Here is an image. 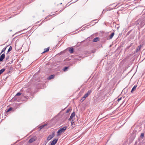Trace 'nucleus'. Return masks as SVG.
Returning <instances> with one entry per match:
<instances>
[{
  "label": "nucleus",
  "mask_w": 145,
  "mask_h": 145,
  "mask_svg": "<svg viewBox=\"0 0 145 145\" xmlns=\"http://www.w3.org/2000/svg\"><path fill=\"white\" fill-rule=\"evenodd\" d=\"M131 35H130V36L129 37V38L130 39H133L134 38V37L135 35V33L134 31H133L132 30H130L126 34V36L127 37L128 35H129L130 33Z\"/></svg>",
  "instance_id": "nucleus-1"
},
{
  "label": "nucleus",
  "mask_w": 145,
  "mask_h": 145,
  "mask_svg": "<svg viewBox=\"0 0 145 145\" xmlns=\"http://www.w3.org/2000/svg\"><path fill=\"white\" fill-rule=\"evenodd\" d=\"M67 127V126H65L63 128H60L57 132V135L59 136L60 135L62 132H64L66 130Z\"/></svg>",
  "instance_id": "nucleus-2"
},
{
  "label": "nucleus",
  "mask_w": 145,
  "mask_h": 145,
  "mask_svg": "<svg viewBox=\"0 0 145 145\" xmlns=\"http://www.w3.org/2000/svg\"><path fill=\"white\" fill-rule=\"evenodd\" d=\"M81 123V122H80V124H77V122H75V121H74L73 119L71 121V126H72L73 127H75L76 126H79Z\"/></svg>",
  "instance_id": "nucleus-3"
},
{
  "label": "nucleus",
  "mask_w": 145,
  "mask_h": 145,
  "mask_svg": "<svg viewBox=\"0 0 145 145\" xmlns=\"http://www.w3.org/2000/svg\"><path fill=\"white\" fill-rule=\"evenodd\" d=\"M55 136V133L53 132L51 135H49L48 137L47 140L49 141L53 138Z\"/></svg>",
  "instance_id": "nucleus-4"
},
{
  "label": "nucleus",
  "mask_w": 145,
  "mask_h": 145,
  "mask_svg": "<svg viewBox=\"0 0 145 145\" xmlns=\"http://www.w3.org/2000/svg\"><path fill=\"white\" fill-rule=\"evenodd\" d=\"M22 94V93L20 92H19L12 99V100L14 101L16 100L17 99V97L18 96H20Z\"/></svg>",
  "instance_id": "nucleus-5"
},
{
  "label": "nucleus",
  "mask_w": 145,
  "mask_h": 145,
  "mask_svg": "<svg viewBox=\"0 0 145 145\" xmlns=\"http://www.w3.org/2000/svg\"><path fill=\"white\" fill-rule=\"evenodd\" d=\"M75 115V112H73L71 114L70 118L68 119L69 121H70L72 119L73 117H74Z\"/></svg>",
  "instance_id": "nucleus-6"
},
{
  "label": "nucleus",
  "mask_w": 145,
  "mask_h": 145,
  "mask_svg": "<svg viewBox=\"0 0 145 145\" xmlns=\"http://www.w3.org/2000/svg\"><path fill=\"white\" fill-rule=\"evenodd\" d=\"M58 139V138H56L52 142L50 145H55L57 142Z\"/></svg>",
  "instance_id": "nucleus-7"
},
{
  "label": "nucleus",
  "mask_w": 145,
  "mask_h": 145,
  "mask_svg": "<svg viewBox=\"0 0 145 145\" xmlns=\"http://www.w3.org/2000/svg\"><path fill=\"white\" fill-rule=\"evenodd\" d=\"M5 54L4 53L0 57V62L2 61L5 58Z\"/></svg>",
  "instance_id": "nucleus-8"
},
{
  "label": "nucleus",
  "mask_w": 145,
  "mask_h": 145,
  "mask_svg": "<svg viewBox=\"0 0 145 145\" xmlns=\"http://www.w3.org/2000/svg\"><path fill=\"white\" fill-rule=\"evenodd\" d=\"M69 51L70 53H72L74 52V49L72 47H70L69 49Z\"/></svg>",
  "instance_id": "nucleus-9"
},
{
  "label": "nucleus",
  "mask_w": 145,
  "mask_h": 145,
  "mask_svg": "<svg viewBox=\"0 0 145 145\" xmlns=\"http://www.w3.org/2000/svg\"><path fill=\"white\" fill-rule=\"evenodd\" d=\"M55 76V75H54V74L51 75L50 76H49L47 78V79L48 80H51V79H53L54 78Z\"/></svg>",
  "instance_id": "nucleus-10"
},
{
  "label": "nucleus",
  "mask_w": 145,
  "mask_h": 145,
  "mask_svg": "<svg viewBox=\"0 0 145 145\" xmlns=\"http://www.w3.org/2000/svg\"><path fill=\"white\" fill-rule=\"evenodd\" d=\"M100 39L99 37H95L93 39V42H97Z\"/></svg>",
  "instance_id": "nucleus-11"
},
{
  "label": "nucleus",
  "mask_w": 145,
  "mask_h": 145,
  "mask_svg": "<svg viewBox=\"0 0 145 145\" xmlns=\"http://www.w3.org/2000/svg\"><path fill=\"white\" fill-rule=\"evenodd\" d=\"M141 45H140L137 48L136 50V52H138V51H139L140 50L141 48Z\"/></svg>",
  "instance_id": "nucleus-12"
},
{
  "label": "nucleus",
  "mask_w": 145,
  "mask_h": 145,
  "mask_svg": "<svg viewBox=\"0 0 145 145\" xmlns=\"http://www.w3.org/2000/svg\"><path fill=\"white\" fill-rule=\"evenodd\" d=\"M49 49H50L49 47H48L47 48H45L44 49V51L42 52V53H44L47 52H48L49 50Z\"/></svg>",
  "instance_id": "nucleus-13"
},
{
  "label": "nucleus",
  "mask_w": 145,
  "mask_h": 145,
  "mask_svg": "<svg viewBox=\"0 0 145 145\" xmlns=\"http://www.w3.org/2000/svg\"><path fill=\"white\" fill-rule=\"evenodd\" d=\"M35 140L33 138H31L29 141V142L30 143H32L33 142L35 141Z\"/></svg>",
  "instance_id": "nucleus-14"
},
{
  "label": "nucleus",
  "mask_w": 145,
  "mask_h": 145,
  "mask_svg": "<svg viewBox=\"0 0 145 145\" xmlns=\"http://www.w3.org/2000/svg\"><path fill=\"white\" fill-rule=\"evenodd\" d=\"M114 35V32L112 33L109 36V39H112Z\"/></svg>",
  "instance_id": "nucleus-15"
},
{
  "label": "nucleus",
  "mask_w": 145,
  "mask_h": 145,
  "mask_svg": "<svg viewBox=\"0 0 145 145\" xmlns=\"http://www.w3.org/2000/svg\"><path fill=\"white\" fill-rule=\"evenodd\" d=\"M137 87V86L136 85H135L133 87V88L131 91V93H133V91L135 90L136 89V88Z\"/></svg>",
  "instance_id": "nucleus-16"
},
{
  "label": "nucleus",
  "mask_w": 145,
  "mask_h": 145,
  "mask_svg": "<svg viewBox=\"0 0 145 145\" xmlns=\"http://www.w3.org/2000/svg\"><path fill=\"white\" fill-rule=\"evenodd\" d=\"M5 71V69L3 68L2 69L0 70V75L1 74Z\"/></svg>",
  "instance_id": "nucleus-17"
},
{
  "label": "nucleus",
  "mask_w": 145,
  "mask_h": 145,
  "mask_svg": "<svg viewBox=\"0 0 145 145\" xmlns=\"http://www.w3.org/2000/svg\"><path fill=\"white\" fill-rule=\"evenodd\" d=\"M47 125L46 124H44V125H42L39 127V128L40 129V130H41L42 128H43L44 127L46 126Z\"/></svg>",
  "instance_id": "nucleus-18"
},
{
  "label": "nucleus",
  "mask_w": 145,
  "mask_h": 145,
  "mask_svg": "<svg viewBox=\"0 0 145 145\" xmlns=\"http://www.w3.org/2000/svg\"><path fill=\"white\" fill-rule=\"evenodd\" d=\"M13 67H12V66H11L9 68V71H8V72L7 73H9L10 72L13 70Z\"/></svg>",
  "instance_id": "nucleus-19"
},
{
  "label": "nucleus",
  "mask_w": 145,
  "mask_h": 145,
  "mask_svg": "<svg viewBox=\"0 0 145 145\" xmlns=\"http://www.w3.org/2000/svg\"><path fill=\"white\" fill-rule=\"evenodd\" d=\"M13 109V108L12 107L9 108L6 111L7 112H8L12 110Z\"/></svg>",
  "instance_id": "nucleus-20"
},
{
  "label": "nucleus",
  "mask_w": 145,
  "mask_h": 145,
  "mask_svg": "<svg viewBox=\"0 0 145 145\" xmlns=\"http://www.w3.org/2000/svg\"><path fill=\"white\" fill-rule=\"evenodd\" d=\"M12 47L11 46H10V47L8 49V50L7 52L8 53L10 51H11L12 50Z\"/></svg>",
  "instance_id": "nucleus-21"
},
{
  "label": "nucleus",
  "mask_w": 145,
  "mask_h": 145,
  "mask_svg": "<svg viewBox=\"0 0 145 145\" xmlns=\"http://www.w3.org/2000/svg\"><path fill=\"white\" fill-rule=\"evenodd\" d=\"M6 48H7V47H5V48H4L3 50H2V51L1 52V53H0V54H1L2 53H3L5 51V50H6Z\"/></svg>",
  "instance_id": "nucleus-22"
},
{
  "label": "nucleus",
  "mask_w": 145,
  "mask_h": 145,
  "mask_svg": "<svg viewBox=\"0 0 145 145\" xmlns=\"http://www.w3.org/2000/svg\"><path fill=\"white\" fill-rule=\"evenodd\" d=\"M144 133H141L140 135V137L141 138H142L144 137Z\"/></svg>",
  "instance_id": "nucleus-23"
},
{
  "label": "nucleus",
  "mask_w": 145,
  "mask_h": 145,
  "mask_svg": "<svg viewBox=\"0 0 145 145\" xmlns=\"http://www.w3.org/2000/svg\"><path fill=\"white\" fill-rule=\"evenodd\" d=\"M72 109V108H69L66 111V113H69V112L70 111V110H71Z\"/></svg>",
  "instance_id": "nucleus-24"
},
{
  "label": "nucleus",
  "mask_w": 145,
  "mask_h": 145,
  "mask_svg": "<svg viewBox=\"0 0 145 145\" xmlns=\"http://www.w3.org/2000/svg\"><path fill=\"white\" fill-rule=\"evenodd\" d=\"M68 68L69 67H66L64 68V69H63V70L64 71H65L67 70V69H68Z\"/></svg>",
  "instance_id": "nucleus-25"
},
{
  "label": "nucleus",
  "mask_w": 145,
  "mask_h": 145,
  "mask_svg": "<svg viewBox=\"0 0 145 145\" xmlns=\"http://www.w3.org/2000/svg\"><path fill=\"white\" fill-rule=\"evenodd\" d=\"M31 91V90L30 88L28 89L26 91V92L30 93Z\"/></svg>",
  "instance_id": "nucleus-26"
},
{
  "label": "nucleus",
  "mask_w": 145,
  "mask_h": 145,
  "mask_svg": "<svg viewBox=\"0 0 145 145\" xmlns=\"http://www.w3.org/2000/svg\"><path fill=\"white\" fill-rule=\"evenodd\" d=\"M89 95H88V94H87V93H86L84 96H83L84 98H86Z\"/></svg>",
  "instance_id": "nucleus-27"
},
{
  "label": "nucleus",
  "mask_w": 145,
  "mask_h": 145,
  "mask_svg": "<svg viewBox=\"0 0 145 145\" xmlns=\"http://www.w3.org/2000/svg\"><path fill=\"white\" fill-rule=\"evenodd\" d=\"M91 90L88 91L87 93V94H88V95H89L91 93Z\"/></svg>",
  "instance_id": "nucleus-28"
},
{
  "label": "nucleus",
  "mask_w": 145,
  "mask_h": 145,
  "mask_svg": "<svg viewBox=\"0 0 145 145\" xmlns=\"http://www.w3.org/2000/svg\"><path fill=\"white\" fill-rule=\"evenodd\" d=\"M54 14H52V15H48V16H47V17H46V18H45V19H44V20L46 19L47 18H48L49 17H50V16L54 15Z\"/></svg>",
  "instance_id": "nucleus-29"
},
{
  "label": "nucleus",
  "mask_w": 145,
  "mask_h": 145,
  "mask_svg": "<svg viewBox=\"0 0 145 145\" xmlns=\"http://www.w3.org/2000/svg\"><path fill=\"white\" fill-rule=\"evenodd\" d=\"M86 98H84V97L81 99V101L82 102Z\"/></svg>",
  "instance_id": "nucleus-30"
},
{
  "label": "nucleus",
  "mask_w": 145,
  "mask_h": 145,
  "mask_svg": "<svg viewBox=\"0 0 145 145\" xmlns=\"http://www.w3.org/2000/svg\"><path fill=\"white\" fill-rule=\"evenodd\" d=\"M9 58V56H7L6 57V60L7 61Z\"/></svg>",
  "instance_id": "nucleus-31"
},
{
  "label": "nucleus",
  "mask_w": 145,
  "mask_h": 145,
  "mask_svg": "<svg viewBox=\"0 0 145 145\" xmlns=\"http://www.w3.org/2000/svg\"><path fill=\"white\" fill-rule=\"evenodd\" d=\"M91 52L93 53H94L95 52V50H92L91 51Z\"/></svg>",
  "instance_id": "nucleus-32"
},
{
  "label": "nucleus",
  "mask_w": 145,
  "mask_h": 145,
  "mask_svg": "<svg viewBox=\"0 0 145 145\" xmlns=\"http://www.w3.org/2000/svg\"><path fill=\"white\" fill-rule=\"evenodd\" d=\"M121 99H122L121 97H120V98H118L117 100L118 101H120Z\"/></svg>",
  "instance_id": "nucleus-33"
},
{
  "label": "nucleus",
  "mask_w": 145,
  "mask_h": 145,
  "mask_svg": "<svg viewBox=\"0 0 145 145\" xmlns=\"http://www.w3.org/2000/svg\"><path fill=\"white\" fill-rule=\"evenodd\" d=\"M80 122H81V121H77V122H78L77 123V124H78H78H80Z\"/></svg>",
  "instance_id": "nucleus-34"
},
{
  "label": "nucleus",
  "mask_w": 145,
  "mask_h": 145,
  "mask_svg": "<svg viewBox=\"0 0 145 145\" xmlns=\"http://www.w3.org/2000/svg\"><path fill=\"white\" fill-rule=\"evenodd\" d=\"M25 97L26 99H28L29 98L28 96H26Z\"/></svg>",
  "instance_id": "nucleus-35"
},
{
  "label": "nucleus",
  "mask_w": 145,
  "mask_h": 145,
  "mask_svg": "<svg viewBox=\"0 0 145 145\" xmlns=\"http://www.w3.org/2000/svg\"><path fill=\"white\" fill-rule=\"evenodd\" d=\"M67 107H66V108H65L64 109H63L62 110V111H63V110H64Z\"/></svg>",
  "instance_id": "nucleus-36"
},
{
  "label": "nucleus",
  "mask_w": 145,
  "mask_h": 145,
  "mask_svg": "<svg viewBox=\"0 0 145 145\" xmlns=\"http://www.w3.org/2000/svg\"><path fill=\"white\" fill-rule=\"evenodd\" d=\"M63 10H63H60V12H61L62 10Z\"/></svg>",
  "instance_id": "nucleus-37"
},
{
  "label": "nucleus",
  "mask_w": 145,
  "mask_h": 145,
  "mask_svg": "<svg viewBox=\"0 0 145 145\" xmlns=\"http://www.w3.org/2000/svg\"><path fill=\"white\" fill-rule=\"evenodd\" d=\"M62 4V3H60V4Z\"/></svg>",
  "instance_id": "nucleus-38"
}]
</instances>
